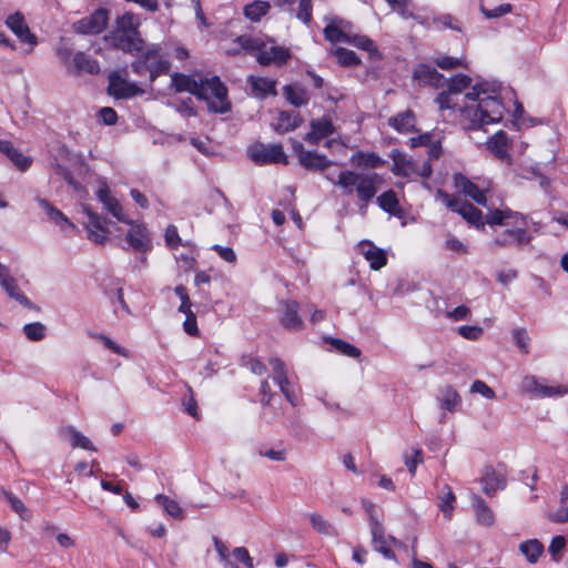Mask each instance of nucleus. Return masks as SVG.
Wrapping results in <instances>:
<instances>
[{"label":"nucleus","instance_id":"nucleus-1","mask_svg":"<svg viewBox=\"0 0 568 568\" xmlns=\"http://www.w3.org/2000/svg\"><path fill=\"white\" fill-rule=\"evenodd\" d=\"M468 101L459 109L460 122L467 130L483 129L490 123H498L504 118L505 108L495 95H488L481 85H474L465 94Z\"/></svg>","mask_w":568,"mask_h":568},{"label":"nucleus","instance_id":"nucleus-2","mask_svg":"<svg viewBox=\"0 0 568 568\" xmlns=\"http://www.w3.org/2000/svg\"><path fill=\"white\" fill-rule=\"evenodd\" d=\"M241 51H246L255 55L257 62L262 65H268L271 63L281 65L291 57L288 49L275 45L273 41L267 43L260 38L250 36L237 37L233 41V47L227 50V53L236 55Z\"/></svg>","mask_w":568,"mask_h":568},{"label":"nucleus","instance_id":"nucleus-3","mask_svg":"<svg viewBox=\"0 0 568 568\" xmlns=\"http://www.w3.org/2000/svg\"><path fill=\"white\" fill-rule=\"evenodd\" d=\"M332 182L343 189L346 194H356L358 201L363 203L361 211L364 212L367 203L377 194L382 179L377 173L345 170L339 172L336 181Z\"/></svg>","mask_w":568,"mask_h":568},{"label":"nucleus","instance_id":"nucleus-4","mask_svg":"<svg viewBox=\"0 0 568 568\" xmlns=\"http://www.w3.org/2000/svg\"><path fill=\"white\" fill-rule=\"evenodd\" d=\"M140 19L132 12H125L116 19L115 28L106 37L115 49L124 52L140 51L143 40L140 38Z\"/></svg>","mask_w":568,"mask_h":568},{"label":"nucleus","instance_id":"nucleus-5","mask_svg":"<svg viewBox=\"0 0 568 568\" xmlns=\"http://www.w3.org/2000/svg\"><path fill=\"white\" fill-rule=\"evenodd\" d=\"M140 57L132 63V69L138 74L150 73V81L153 82L159 75L166 74L170 70V62L161 55V48L151 44L141 49Z\"/></svg>","mask_w":568,"mask_h":568},{"label":"nucleus","instance_id":"nucleus-6","mask_svg":"<svg viewBox=\"0 0 568 568\" xmlns=\"http://www.w3.org/2000/svg\"><path fill=\"white\" fill-rule=\"evenodd\" d=\"M390 159L393 161L392 172L397 176L427 179L432 175L433 169L428 160L408 158L398 150L392 151Z\"/></svg>","mask_w":568,"mask_h":568},{"label":"nucleus","instance_id":"nucleus-7","mask_svg":"<svg viewBox=\"0 0 568 568\" xmlns=\"http://www.w3.org/2000/svg\"><path fill=\"white\" fill-rule=\"evenodd\" d=\"M204 97L200 100L207 102V108L214 113H226L231 110V103L227 99V89L219 77L203 79Z\"/></svg>","mask_w":568,"mask_h":568},{"label":"nucleus","instance_id":"nucleus-8","mask_svg":"<svg viewBox=\"0 0 568 568\" xmlns=\"http://www.w3.org/2000/svg\"><path fill=\"white\" fill-rule=\"evenodd\" d=\"M437 196L445 203V205L449 210L460 214L469 224L474 225L477 229L485 227L481 211L475 207L471 203L467 201H462L459 197L450 196L443 190L437 191Z\"/></svg>","mask_w":568,"mask_h":568},{"label":"nucleus","instance_id":"nucleus-9","mask_svg":"<svg viewBox=\"0 0 568 568\" xmlns=\"http://www.w3.org/2000/svg\"><path fill=\"white\" fill-rule=\"evenodd\" d=\"M454 186L465 196L470 197L477 204L487 206L486 193L490 189V182L484 181L480 185L470 181L466 175L456 173L453 176Z\"/></svg>","mask_w":568,"mask_h":568},{"label":"nucleus","instance_id":"nucleus-10","mask_svg":"<svg viewBox=\"0 0 568 568\" xmlns=\"http://www.w3.org/2000/svg\"><path fill=\"white\" fill-rule=\"evenodd\" d=\"M519 388L523 393L535 397L561 396L568 393V386H547L541 384L534 375L523 377Z\"/></svg>","mask_w":568,"mask_h":568},{"label":"nucleus","instance_id":"nucleus-11","mask_svg":"<svg viewBox=\"0 0 568 568\" xmlns=\"http://www.w3.org/2000/svg\"><path fill=\"white\" fill-rule=\"evenodd\" d=\"M248 153L252 161L258 164H287V156L280 144H256L250 148Z\"/></svg>","mask_w":568,"mask_h":568},{"label":"nucleus","instance_id":"nucleus-12","mask_svg":"<svg viewBox=\"0 0 568 568\" xmlns=\"http://www.w3.org/2000/svg\"><path fill=\"white\" fill-rule=\"evenodd\" d=\"M270 365L272 366L273 369V379L277 384L281 393L284 395V397L291 405L296 406L297 395L293 383L290 381L287 376V371L284 362L275 357L270 359Z\"/></svg>","mask_w":568,"mask_h":568},{"label":"nucleus","instance_id":"nucleus-13","mask_svg":"<svg viewBox=\"0 0 568 568\" xmlns=\"http://www.w3.org/2000/svg\"><path fill=\"white\" fill-rule=\"evenodd\" d=\"M270 365L272 366L273 369V379L277 384L281 393L284 395V397L291 405L296 406L297 395L293 383L290 381L287 376V371L284 362L275 357L270 359Z\"/></svg>","mask_w":568,"mask_h":568},{"label":"nucleus","instance_id":"nucleus-14","mask_svg":"<svg viewBox=\"0 0 568 568\" xmlns=\"http://www.w3.org/2000/svg\"><path fill=\"white\" fill-rule=\"evenodd\" d=\"M270 365L272 366L273 369V379L277 384L281 393L284 395V397L291 405L296 406L297 395L293 383L290 381L287 376V371L284 362L275 357L270 359Z\"/></svg>","mask_w":568,"mask_h":568},{"label":"nucleus","instance_id":"nucleus-15","mask_svg":"<svg viewBox=\"0 0 568 568\" xmlns=\"http://www.w3.org/2000/svg\"><path fill=\"white\" fill-rule=\"evenodd\" d=\"M108 19V11L98 9L91 16L73 23V30L80 34H98L105 29Z\"/></svg>","mask_w":568,"mask_h":568},{"label":"nucleus","instance_id":"nucleus-16","mask_svg":"<svg viewBox=\"0 0 568 568\" xmlns=\"http://www.w3.org/2000/svg\"><path fill=\"white\" fill-rule=\"evenodd\" d=\"M531 236L527 234L526 225L513 226L498 234L490 243L493 248L507 247L510 245L524 246L528 244Z\"/></svg>","mask_w":568,"mask_h":568},{"label":"nucleus","instance_id":"nucleus-17","mask_svg":"<svg viewBox=\"0 0 568 568\" xmlns=\"http://www.w3.org/2000/svg\"><path fill=\"white\" fill-rule=\"evenodd\" d=\"M484 222L490 226H518L527 225L526 217L508 207L489 210L484 217Z\"/></svg>","mask_w":568,"mask_h":568},{"label":"nucleus","instance_id":"nucleus-18","mask_svg":"<svg viewBox=\"0 0 568 568\" xmlns=\"http://www.w3.org/2000/svg\"><path fill=\"white\" fill-rule=\"evenodd\" d=\"M100 186L97 191V197L103 204V207L110 212L118 221L131 224V220L126 216L120 202L111 194L110 189L104 180L99 181Z\"/></svg>","mask_w":568,"mask_h":568},{"label":"nucleus","instance_id":"nucleus-19","mask_svg":"<svg viewBox=\"0 0 568 568\" xmlns=\"http://www.w3.org/2000/svg\"><path fill=\"white\" fill-rule=\"evenodd\" d=\"M471 84V79L466 74H456L453 77L448 83V91H443L436 98V102L439 105V109H452L454 108V102L452 99L453 94H458L463 90L467 89Z\"/></svg>","mask_w":568,"mask_h":568},{"label":"nucleus","instance_id":"nucleus-20","mask_svg":"<svg viewBox=\"0 0 568 568\" xmlns=\"http://www.w3.org/2000/svg\"><path fill=\"white\" fill-rule=\"evenodd\" d=\"M108 92L116 99H128L142 94L143 90L118 73H112L109 77Z\"/></svg>","mask_w":568,"mask_h":568},{"label":"nucleus","instance_id":"nucleus-21","mask_svg":"<svg viewBox=\"0 0 568 568\" xmlns=\"http://www.w3.org/2000/svg\"><path fill=\"white\" fill-rule=\"evenodd\" d=\"M293 148L300 164L307 170L323 171L332 164L325 155L307 151L301 143H295Z\"/></svg>","mask_w":568,"mask_h":568},{"label":"nucleus","instance_id":"nucleus-22","mask_svg":"<svg viewBox=\"0 0 568 568\" xmlns=\"http://www.w3.org/2000/svg\"><path fill=\"white\" fill-rule=\"evenodd\" d=\"M6 26L17 36V38L33 48L37 44V37L30 31L24 17L21 12H14L6 19Z\"/></svg>","mask_w":568,"mask_h":568},{"label":"nucleus","instance_id":"nucleus-23","mask_svg":"<svg viewBox=\"0 0 568 568\" xmlns=\"http://www.w3.org/2000/svg\"><path fill=\"white\" fill-rule=\"evenodd\" d=\"M171 85L175 92H189L197 99L204 97L202 78L197 80L194 75L176 72L171 75Z\"/></svg>","mask_w":568,"mask_h":568},{"label":"nucleus","instance_id":"nucleus-24","mask_svg":"<svg viewBox=\"0 0 568 568\" xmlns=\"http://www.w3.org/2000/svg\"><path fill=\"white\" fill-rule=\"evenodd\" d=\"M83 211L89 219L85 225L88 237L97 244H104L109 235V230L104 226L102 217L94 213L89 206H83Z\"/></svg>","mask_w":568,"mask_h":568},{"label":"nucleus","instance_id":"nucleus-25","mask_svg":"<svg viewBox=\"0 0 568 568\" xmlns=\"http://www.w3.org/2000/svg\"><path fill=\"white\" fill-rule=\"evenodd\" d=\"M100 72L99 62L89 54L79 51L72 57V63H69V73L80 75L82 73L98 74Z\"/></svg>","mask_w":568,"mask_h":568},{"label":"nucleus","instance_id":"nucleus-26","mask_svg":"<svg viewBox=\"0 0 568 568\" xmlns=\"http://www.w3.org/2000/svg\"><path fill=\"white\" fill-rule=\"evenodd\" d=\"M374 549L381 552L385 558L394 559L395 556L390 549V545H397V540L392 536H386L383 525L375 524L371 529Z\"/></svg>","mask_w":568,"mask_h":568},{"label":"nucleus","instance_id":"nucleus-27","mask_svg":"<svg viewBox=\"0 0 568 568\" xmlns=\"http://www.w3.org/2000/svg\"><path fill=\"white\" fill-rule=\"evenodd\" d=\"M131 229L126 234L130 246L138 252H146L151 248L150 237L143 224H135L131 221Z\"/></svg>","mask_w":568,"mask_h":568},{"label":"nucleus","instance_id":"nucleus-28","mask_svg":"<svg viewBox=\"0 0 568 568\" xmlns=\"http://www.w3.org/2000/svg\"><path fill=\"white\" fill-rule=\"evenodd\" d=\"M359 253L369 262L373 270H381L386 265L387 258L385 252L369 241L358 243Z\"/></svg>","mask_w":568,"mask_h":568},{"label":"nucleus","instance_id":"nucleus-29","mask_svg":"<svg viewBox=\"0 0 568 568\" xmlns=\"http://www.w3.org/2000/svg\"><path fill=\"white\" fill-rule=\"evenodd\" d=\"M281 324L290 331H298L303 327V321L298 316V304L295 301H285L282 304Z\"/></svg>","mask_w":568,"mask_h":568},{"label":"nucleus","instance_id":"nucleus-30","mask_svg":"<svg viewBox=\"0 0 568 568\" xmlns=\"http://www.w3.org/2000/svg\"><path fill=\"white\" fill-rule=\"evenodd\" d=\"M414 79L422 85L439 88L444 84V77L435 69L420 64L414 70Z\"/></svg>","mask_w":568,"mask_h":568},{"label":"nucleus","instance_id":"nucleus-31","mask_svg":"<svg viewBox=\"0 0 568 568\" xmlns=\"http://www.w3.org/2000/svg\"><path fill=\"white\" fill-rule=\"evenodd\" d=\"M334 126L328 119H318L311 121V131L306 133L304 140L312 144H317L323 138L332 134Z\"/></svg>","mask_w":568,"mask_h":568},{"label":"nucleus","instance_id":"nucleus-32","mask_svg":"<svg viewBox=\"0 0 568 568\" xmlns=\"http://www.w3.org/2000/svg\"><path fill=\"white\" fill-rule=\"evenodd\" d=\"M483 490L487 496L494 495L506 486L505 477L491 467H487L481 477Z\"/></svg>","mask_w":568,"mask_h":568},{"label":"nucleus","instance_id":"nucleus-33","mask_svg":"<svg viewBox=\"0 0 568 568\" xmlns=\"http://www.w3.org/2000/svg\"><path fill=\"white\" fill-rule=\"evenodd\" d=\"M60 433L63 438L70 442L73 448L80 447L87 450H97L91 440L73 426L63 427Z\"/></svg>","mask_w":568,"mask_h":568},{"label":"nucleus","instance_id":"nucleus-34","mask_svg":"<svg viewBox=\"0 0 568 568\" xmlns=\"http://www.w3.org/2000/svg\"><path fill=\"white\" fill-rule=\"evenodd\" d=\"M473 508L476 515V520L479 525L483 526H493L495 523V515L490 507L486 504V501L479 497H473Z\"/></svg>","mask_w":568,"mask_h":568},{"label":"nucleus","instance_id":"nucleus-35","mask_svg":"<svg viewBox=\"0 0 568 568\" xmlns=\"http://www.w3.org/2000/svg\"><path fill=\"white\" fill-rule=\"evenodd\" d=\"M38 203L45 212L49 220L54 222L58 226H60V229L64 230L67 227H75L74 224L70 222L69 219L60 210L54 207L49 201L44 199H38Z\"/></svg>","mask_w":568,"mask_h":568},{"label":"nucleus","instance_id":"nucleus-36","mask_svg":"<svg viewBox=\"0 0 568 568\" xmlns=\"http://www.w3.org/2000/svg\"><path fill=\"white\" fill-rule=\"evenodd\" d=\"M351 163L357 168L376 169L383 166L385 161L374 152L358 151L351 156Z\"/></svg>","mask_w":568,"mask_h":568},{"label":"nucleus","instance_id":"nucleus-37","mask_svg":"<svg viewBox=\"0 0 568 568\" xmlns=\"http://www.w3.org/2000/svg\"><path fill=\"white\" fill-rule=\"evenodd\" d=\"M0 152L6 154L21 171H26L31 164V159L23 155L9 141H0Z\"/></svg>","mask_w":568,"mask_h":568},{"label":"nucleus","instance_id":"nucleus-38","mask_svg":"<svg viewBox=\"0 0 568 568\" xmlns=\"http://www.w3.org/2000/svg\"><path fill=\"white\" fill-rule=\"evenodd\" d=\"M248 83L254 95L258 98H265L268 94H276L275 84L276 82L268 78L248 77Z\"/></svg>","mask_w":568,"mask_h":568},{"label":"nucleus","instance_id":"nucleus-39","mask_svg":"<svg viewBox=\"0 0 568 568\" xmlns=\"http://www.w3.org/2000/svg\"><path fill=\"white\" fill-rule=\"evenodd\" d=\"M301 123L298 114L294 112L282 111L276 118L273 128L276 132L283 134L295 130Z\"/></svg>","mask_w":568,"mask_h":568},{"label":"nucleus","instance_id":"nucleus-40","mask_svg":"<svg viewBox=\"0 0 568 568\" xmlns=\"http://www.w3.org/2000/svg\"><path fill=\"white\" fill-rule=\"evenodd\" d=\"M519 551L529 564H536L544 552V546L538 539H529L519 545Z\"/></svg>","mask_w":568,"mask_h":568},{"label":"nucleus","instance_id":"nucleus-41","mask_svg":"<svg viewBox=\"0 0 568 568\" xmlns=\"http://www.w3.org/2000/svg\"><path fill=\"white\" fill-rule=\"evenodd\" d=\"M440 407L449 412H455L462 403L460 396L456 389L445 386L440 389Z\"/></svg>","mask_w":568,"mask_h":568},{"label":"nucleus","instance_id":"nucleus-42","mask_svg":"<svg viewBox=\"0 0 568 568\" xmlns=\"http://www.w3.org/2000/svg\"><path fill=\"white\" fill-rule=\"evenodd\" d=\"M284 94L287 99V101L293 104L294 106H302L305 105L308 100V93L307 91L298 85H286L284 87Z\"/></svg>","mask_w":568,"mask_h":568},{"label":"nucleus","instance_id":"nucleus-43","mask_svg":"<svg viewBox=\"0 0 568 568\" xmlns=\"http://www.w3.org/2000/svg\"><path fill=\"white\" fill-rule=\"evenodd\" d=\"M271 6L267 1L256 0L250 4H246L243 12L246 19L253 22H257L268 12Z\"/></svg>","mask_w":568,"mask_h":568},{"label":"nucleus","instance_id":"nucleus-44","mask_svg":"<svg viewBox=\"0 0 568 568\" xmlns=\"http://www.w3.org/2000/svg\"><path fill=\"white\" fill-rule=\"evenodd\" d=\"M325 39L332 43L351 41V32H345L336 21H332L324 29Z\"/></svg>","mask_w":568,"mask_h":568},{"label":"nucleus","instance_id":"nucleus-45","mask_svg":"<svg viewBox=\"0 0 568 568\" xmlns=\"http://www.w3.org/2000/svg\"><path fill=\"white\" fill-rule=\"evenodd\" d=\"M51 168L53 172L61 178L78 193L87 194V189L80 184L78 181H75L71 174V172L63 166L61 163H59L58 160H54V162L51 163Z\"/></svg>","mask_w":568,"mask_h":568},{"label":"nucleus","instance_id":"nucleus-46","mask_svg":"<svg viewBox=\"0 0 568 568\" xmlns=\"http://www.w3.org/2000/svg\"><path fill=\"white\" fill-rule=\"evenodd\" d=\"M1 287L7 292V294L16 300L19 304L27 308H34L33 303L18 288V284L16 278L13 277L10 282H6L1 284Z\"/></svg>","mask_w":568,"mask_h":568},{"label":"nucleus","instance_id":"nucleus-47","mask_svg":"<svg viewBox=\"0 0 568 568\" xmlns=\"http://www.w3.org/2000/svg\"><path fill=\"white\" fill-rule=\"evenodd\" d=\"M389 125L399 132H408L414 128V114L412 111H405L388 120Z\"/></svg>","mask_w":568,"mask_h":568},{"label":"nucleus","instance_id":"nucleus-48","mask_svg":"<svg viewBox=\"0 0 568 568\" xmlns=\"http://www.w3.org/2000/svg\"><path fill=\"white\" fill-rule=\"evenodd\" d=\"M310 523L312 527L322 535L326 536H334L336 535V530L333 527V525L326 520L322 515L320 514H310L308 515Z\"/></svg>","mask_w":568,"mask_h":568},{"label":"nucleus","instance_id":"nucleus-49","mask_svg":"<svg viewBox=\"0 0 568 568\" xmlns=\"http://www.w3.org/2000/svg\"><path fill=\"white\" fill-rule=\"evenodd\" d=\"M488 149L498 158H504L507 154V135L503 131H498L488 141Z\"/></svg>","mask_w":568,"mask_h":568},{"label":"nucleus","instance_id":"nucleus-50","mask_svg":"<svg viewBox=\"0 0 568 568\" xmlns=\"http://www.w3.org/2000/svg\"><path fill=\"white\" fill-rule=\"evenodd\" d=\"M439 499V509L444 514L445 518L449 519L452 517V511L454 509V504L456 501V497L450 487L445 486L442 489Z\"/></svg>","mask_w":568,"mask_h":568},{"label":"nucleus","instance_id":"nucleus-51","mask_svg":"<svg viewBox=\"0 0 568 568\" xmlns=\"http://www.w3.org/2000/svg\"><path fill=\"white\" fill-rule=\"evenodd\" d=\"M378 205L386 212L395 214L398 212V200L394 191L384 192L377 197Z\"/></svg>","mask_w":568,"mask_h":568},{"label":"nucleus","instance_id":"nucleus-52","mask_svg":"<svg viewBox=\"0 0 568 568\" xmlns=\"http://www.w3.org/2000/svg\"><path fill=\"white\" fill-rule=\"evenodd\" d=\"M155 500H156L158 504H160L163 507V509L170 516H172L174 518H179V519L182 518V509H181V507L179 506V504L175 500H173V499H171L168 496L162 495V494L156 495L155 496Z\"/></svg>","mask_w":568,"mask_h":568},{"label":"nucleus","instance_id":"nucleus-53","mask_svg":"<svg viewBox=\"0 0 568 568\" xmlns=\"http://www.w3.org/2000/svg\"><path fill=\"white\" fill-rule=\"evenodd\" d=\"M392 10L396 11L403 19L415 18L410 10V0H386Z\"/></svg>","mask_w":568,"mask_h":568},{"label":"nucleus","instance_id":"nucleus-54","mask_svg":"<svg viewBox=\"0 0 568 568\" xmlns=\"http://www.w3.org/2000/svg\"><path fill=\"white\" fill-rule=\"evenodd\" d=\"M26 336L33 342L41 341L45 335V327L42 323L36 322L23 326Z\"/></svg>","mask_w":568,"mask_h":568},{"label":"nucleus","instance_id":"nucleus-55","mask_svg":"<svg viewBox=\"0 0 568 568\" xmlns=\"http://www.w3.org/2000/svg\"><path fill=\"white\" fill-rule=\"evenodd\" d=\"M334 55L336 57L337 61L345 67H352L357 65L359 63V59L356 57V54L347 49L338 48L334 51Z\"/></svg>","mask_w":568,"mask_h":568},{"label":"nucleus","instance_id":"nucleus-56","mask_svg":"<svg viewBox=\"0 0 568 568\" xmlns=\"http://www.w3.org/2000/svg\"><path fill=\"white\" fill-rule=\"evenodd\" d=\"M3 496L13 511H16L23 519L28 517V508L24 506L21 499H19L10 491H3Z\"/></svg>","mask_w":568,"mask_h":568},{"label":"nucleus","instance_id":"nucleus-57","mask_svg":"<svg viewBox=\"0 0 568 568\" xmlns=\"http://www.w3.org/2000/svg\"><path fill=\"white\" fill-rule=\"evenodd\" d=\"M434 63L444 70H452L459 67H464V60L448 57V55H440L434 59Z\"/></svg>","mask_w":568,"mask_h":568},{"label":"nucleus","instance_id":"nucleus-58","mask_svg":"<svg viewBox=\"0 0 568 568\" xmlns=\"http://www.w3.org/2000/svg\"><path fill=\"white\" fill-rule=\"evenodd\" d=\"M332 345H334L342 354L349 356V357H359L361 349L356 346L342 341V339H332Z\"/></svg>","mask_w":568,"mask_h":568},{"label":"nucleus","instance_id":"nucleus-59","mask_svg":"<svg viewBox=\"0 0 568 568\" xmlns=\"http://www.w3.org/2000/svg\"><path fill=\"white\" fill-rule=\"evenodd\" d=\"M480 12L485 16L487 19H494L499 18L504 14H507L511 11L513 7L509 3L500 4L496 7L495 9H487L483 4L480 6Z\"/></svg>","mask_w":568,"mask_h":568},{"label":"nucleus","instance_id":"nucleus-60","mask_svg":"<svg viewBox=\"0 0 568 568\" xmlns=\"http://www.w3.org/2000/svg\"><path fill=\"white\" fill-rule=\"evenodd\" d=\"M404 463L408 468L412 476L416 474V468L423 463V452L420 449H414L413 455H404Z\"/></svg>","mask_w":568,"mask_h":568},{"label":"nucleus","instance_id":"nucleus-61","mask_svg":"<svg viewBox=\"0 0 568 568\" xmlns=\"http://www.w3.org/2000/svg\"><path fill=\"white\" fill-rule=\"evenodd\" d=\"M470 392L480 394L487 399H494L496 397L495 390L483 381H475L470 386Z\"/></svg>","mask_w":568,"mask_h":568},{"label":"nucleus","instance_id":"nucleus-62","mask_svg":"<svg viewBox=\"0 0 568 568\" xmlns=\"http://www.w3.org/2000/svg\"><path fill=\"white\" fill-rule=\"evenodd\" d=\"M174 292H175V294L181 300V304L179 306V312L180 313H187V312L192 311L191 310L192 303H191V300H190L189 294L186 292V288L183 285H178L174 288Z\"/></svg>","mask_w":568,"mask_h":568},{"label":"nucleus","instance_id":"nucleus-63","mask_svg":"<svg viewBox=\"0 0 568 568\" xmlns=\"http://www.w3.org/2000/svg\"><path fill=\"white\" fill-rule=\"evenodd\" d=\"M483 333L484 331L480 326L464 325L458 327V334L469 341H477Z\"/></svg>","mask_w":568,"mask_h":568},{"label":"nucleus","instance_id":"nucleus-64","mask_svg":"<svg viewBox=\"0 0 568 568\" xmlns=\"http://www.w3.org/2000/svg\"><path fill=\"white\" fill-rule=\"evenodd\" d=\"M183 314L185 315V321L183 322L184 332L191 336H197L199 328L195 314L192 311Z\"/></svg>","mask_w":568,"mask_h":568}]
</instances>
